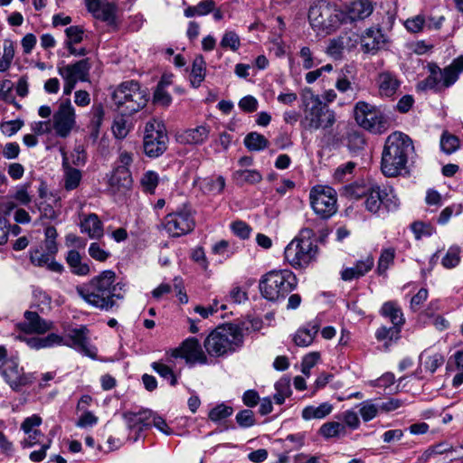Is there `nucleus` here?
<instances>
[{"label":"nucleus","instance_id":"1","mask_svg":"<svg viewBox=\"0 0 463 463\" xmlns=\"http://www.w3.org/2000/svg\"><path fill=\"white\" fill-rule=\"evenodd\" d=\"M115 281L116 273L112 270H104L88 283L78 286L76 291L87 303L109 310L115 305V298H123V295L117 292L118 289H122L123 285Z\"/></svg>","mask_w":463,"mask_h":463},{"label":"nucleus","instance_id":"2","mask_svg":"<svg viewBox=\"0 0 463 463\" xmlns=\"http://www.w3.org/2000/svg\"><path fill=\"white\" fill-rule=\"evenodd\" d=\"M414 152L411 138L400 131L388 136L382 155V171L386 176H396L405 169L408 158Z\"/></svg>","mask_w":463,"mask_h":463},{"label":"nucleus","instance_id":"3","mask_svg":"<svg viewBox=\"0 0 463 463\" xmlns=\"http://www.w3.org/2000/svg\"><path fill=\"white\" fill-rule=\"evenodd\" d=\"M303 117L300 127L307 132L317 130L327 131L336 122V114L319 96L315 95L310 89H306L302 94Z\"/></svg>","mask_w":463,"mask_h":463},{"label":"nucleus","instance_id":"4","mask_svg":"<svg viewBox=\"0 0 463 463\" xmlns=\"http://www.w3.org/2000/svg\"><path fill=\"white\" fill-rule=\"evenodd\" d=\"M243 344L241 327L234 324L217 326L204 339L205 352L212 357L224 356L235 352Z\"/></svg>","mask_w":463,"mask_h":463},{"label":"nucleus","instance_id":"5","mask_svg":"<svg viewBox=\"0 0 463 463\" xmlns=\"http://www.w3.org/2000/svg\"><path fill=\"white\" fill-rule=\"evenodd\" d=\"M116 109L122 116H130L142 109L147 102V93L139 83L128 80L120 83L111 94Z\"/></svg>","mask_w":463,"mask_h":463},{"label":"nucleus","instance_id":"6","mask_svg":"<svg viewBox=\"0 0 463 463\" xmlns=\"http://www.w3.org/2000/svg\"><path fill=\"white\" fill-rule=\"evenodd\" d=\"M308 20L317 34L327 35L346 24V14L336 6L322 2L310 7Z\"/></svg>","mask_w":463,"mask_h":463},{"label":"nucleus","instance_id":"7","mask_svg":"<svg viewBox=\"0 0 463 463\" xmlns=\"http://www.w3.org/2000/svg\"><path fill=\"white\" fill-rule=\"evenodd\" d=\"M296 286L297 278L290 270H272L263 276L260 290L266 299L276 301L284 298Z\"/></svg>","mask_w":463,"mask_h":463},{"label":"nucleus","instance_id":"8","mask_svg":"<svg viewBox=\"0 0 463 463\" xmlns=\"http://www.w3.org/2000/svg\"><path fill=\"white\" fill-rule=\"evenodd\" d=\"M354 120L359 127L375 135L386 132L390 122L385 114L376 106L358 101L354 108Z\"/></svg>","mask_w":463,"mask_h":463},{"label":"nucleus","instance_id":"9","mask_svg":"<svg viewBox=\"0 0 463 463\" xmlns=\"http://www.w3.org/2000/svg\"><path fill=\"white\" fill-rule=\"evenodd\" d=\"M316 240L309 233H301L293 239L285 249V258L293 268L307 266L317 252Z\"/></svg>","mask_w":463,"mask_h":463},{"label":"nucleus","instance_id":"10","mask_svg":"<svg viewBox=\"0 0 463 463\" xmlns=\"http://www.w3.org/2000/svg\"><path fill=\"white\" fill-rule=\"evenodd\" d=\"M168 137L165 125L155 118L146 123L143 137L144 153L149 157H158L167 148Z\"/></svg>","mask_w":463,"mask_h":463},{"label":"nucleus","instance_id":"11","mask_svg":"<svg viewBox=\"0 0 463 463\" xmlns=\"http://www.w3.org/2000/svg\"><path fill=\"white\" fill-rule=\"evenodd\" d=\"M309 200L312 210L321 219H328L337 212L336 193L329 186H314Z\"/></svg>","mask_w":463,"mask_h":463},{"label":"nucleus","instance_id":"12","mask_svg":"<svg viewBox=\"0 0 463 463\" xmlns=\"http://www.w3.org/2000/svg\"><path fill=\"white\" fill-rule=\"evenodd\" d=\"M52 128L60 137H67L76 126L75 109L69 99L62 100L52 116Z\"/></svg>","mask_w":463,"mask_h":463},{"label":"nucleus","instance_id":"13","mask_svg":"<svg viewBox=\"0 0 463 463\" xmlns=\"http://www.w3.org/2000/svg\"><path fill=\"white\" fill-rule=\"evenodd\" d=\"M173 356H182L187 361L200 364L207 363V356L199 341L195 337L184 340L179 349L173 352Z\"/></svg>","mask_w":463,"mask_h":463},{"label":"nucleus","instance_id":"14","mask_svg":"<svg viewBox=\"0 0 463 463\" xmlns=\"http://www.w3.org/2000/svg\"><path fill=\"white\" fill-rule=\"evenodd\" d=\"M19 368L18 364L14 360H7L2 365V375L10 387L18 392L21 387L28 385L31 381Z\"/></svg>","mask_w":463,"mask_h":463},{"label":"nucleus","instance_id":"15","mask_svg":"<svg viewBox=\"0 0 463 463\" xmlns=\"http://www.w3.org/2000/svg\"><path fill=\"white\" fill-rule=\"evenodd\" d=\"M163 228L166 232H193L194 229V221L188 212H180L166 215L162 222Z\"/></svg>","mask_w":463,"mask_h":463},{"label":"nucleus","instance_id":"16","mask_svg":"<svg viewBox=\"0 0 463 463\" xmlns=\"http://www.w3.org/2000/svg\"><path fill=\"white\" fill-rule=\"evenodd\" d=\"M18 328L26 334H44L52 329V323L42 318L38 313L26 311L24 321L18 324Z\"/></svg>","mask_w":463,"mask_h":463},{"label":"nucleus","instance_id":"17","mask_svg":"<svg viewBox=\"0 0 463 463\" xmlns=\"http://www.w3.org/2000/svg\"><path fill=\"white\" fill-rule=\"evenodd\" d=\"M371 187L373 189H370V192H368V194H365V202H364V204H365V208L373 213H376L380 208H381V205L383 203H385L387 207L390 206V204L388 203V196L390 194H392V187H389V188H384V189H381V187L374 184V183H372L371 184Z\"/></svg>","mask_w":463,"mask_h":463},{"label":"nucleus","instance_id":"18","mask_svg":"<svg viewBox=\"0 0 463 463\" xmlns=\"http://www.w3.org/2000/svg\"><path fill=\"white\" fill-rule=\"evenodd\" d=\"M210 128L207 125H201L178 132L175 139L182 145L200 146L209 137Z\"/></svg>","mask_w":463,"mask_h":463},{"label":"nucleus","instance_id":"19","mask_svg":"<svg viewBox=\"0 0 463 463\" xmlns=\"http://www.w3.org/2000/svg\"><path fill=\"white\" fill-rule=\"evenodd\" d=\"M133 184V178L129 169L115 168L109 178V187L114 194H125Z\"/></svg>","mask_w":463,"mask_h":463},{"label":"nucleus","instance_id":"20","mask_svg":"<svg viewBox=\"0 0 463 463\" xmlns=\"http://www.w3.org/2000/svg\"><path fill=\"white\" fill-rule=\"evenodd\" d=\"M42 424V418L38 415H33L26 418L21 424V429L27 437L21 442L24 448H30L41 442L43 434L37 430Z\"/></svg>","mask_w":463,"mask_h":463},{"label":"nucleus","instance_id":"21","mask_svg":"<svg viewBox=\"0 0 463 463\" xmlns=\"http://www.w3.org/2000/svg\"><path fill=\"white\" fill-rule=\"evenodd\" d=\"M90 64L89 59L80 60L73 64L65 65L58 68V72L61 78H70L75 82L88 81Z\"/></svg>","mask_w":463,"mask_h":463},{"label":"nucleus","instance_id":"22","mask_svg":"<svg viewBox=\"0 0 463 463\" xmlns=\"http://www.w3.org/2000/svg\"><path fill=\"white\" fill-rule=\"evenodd\" d=\"M88 11L99 20L109 24L115 22L116 5L112 3H101L100 0H85Z\"/></svg>","mask_w":463,"mask_h":463},{"label":"nucleus","instance_id":"23","mask_svg":"<svg viewBox=\"0 0 463 463\" xmlns=\"http://www.w3.org/2000/svg\"><path fill=\"white\" fill-rule=\"evenodd\" d=\"M343 11L346 14V23L355 22L370 16L373 11V5L370 0H354Z\"/></svg>","mask_w":463,"mask_h":463},{"label":"nucleus","instance_id":"24","mask_svg":"<svg viewBox=\"0 0 463 463\" xmlns=\"http://www.w3.org/2000/svg\"><path fill=\"white\" fill-rule=\"evenodd\" d=\"M376 82L380 96L386 98L394 96L401 85L397 77L389 71L381 72Z\"/></svg>","mask_w":463,"mask_h":463},{"label":"nucleus","instance_id":"25","mask_svg":"<svg viewBox=\"0 0 463 463\" xmlns=\"http://www.w3.org/2000/svg\"><path fill=\"white\" fill-rule=\"evenodd\" d=\"M123 417L129 429L142 431L151 426L150 420L153 417V411L150 410H143L138 412L128 411L123 414Z\"/></svg>","mask_w":463,"mask_h":463},{"label":"nucleus","instance_id":"26","mask_svg":"<svg viewBox=\"0 0 463 463\" xmlns=\"http://www.w3.org/2000/svg\"><path fill=\"white\" fill-rule=\"evenodd\" d=\"M384 35L381 30L370 28L365 31L361 38V45L364 52H375L384 44Z\"/></svg>","mask_w":463,"mask_h":463},{"label":"nucleus","instance_id":"27","mask_svg":"<svg viewBox=\"0 0 463 463\" xmlns=\"http://www.w3.org/2000/svg\"><path fill=\"white\" fill-rule=\"evenodd\" d=\"M194 184L205 194H219L224 189L225 179L222 175H212L205 178H197Z\"/></svg>","mask_w":463,"mask_h":463},{"label":"nucleus","instance_id":"28","mask_svg":"<svg viewBox=\"0 0 463 463\" xmlns=\"http://www.w3.org/2000/svg\"><path fill=\"white\" fill-rule=\"evenodd\" d=\"M374 265V260L372 256H367L365 260L356 262L354 267L346 268L341 273L344 280H352L364 276Z\"/></svg>","mask_w":463,"mask_h":463},{"label":"nucleus","instance_id":"29","mask_svg":"<svg viewBox=\"0 0 463 463\" xmlns=\"http://www.w3.org/2000/svg\"><path fill=\"white\" fill-rule=\"evenodd\" d=\"M206 72V63L202 55H197L192 65L190 73V82L193 87L198 88L204 80Z\"/></svg>","mask_w":463,"mask_h":463},{"label":"nucleus","instance_id":"30","mask_svg":"<svg viewBox=\"0 0 463 463\" xmlns=\"http://www.w3.org/2000/svg\"><path fill=\"white\" fill-rule=\"evenodd\" d=\"M372 183L362 181L346 185L344 188L343 194L350 200H358L364 197L370 192V189H373L371 187Z\"/></svg>","mask_w":463,"mask_h":463},{"label":"nucleus","instance_id":"31","mask_svg":"<svg viewBox=\"0 0 463 463\" xmlns=\"http://www.w3.org/2000/svg\"><path fill=\"white\" fill-rule=\"evenodd\" d=\"M383 316L389 317L392 325L401 327L405 320L401 308L394 302H386L381 308Z\"/></svg>","mask_w":463,"mask_h":463},{"label":"nucleus","instance_id":"32","mask_svg":"<svg viewBox=\"0 0 463 463\" xmlns=\"http://www.w3.org/2000/svg\"><path fill=\"white\" fill-rule=\"evenodd\" d=\"M320 325L314 322L310 329H299L294 335V342L298 346H308L312 344L316 335L319 330Z\"/></svg>","mask_w":463,"mask_h":463},{"label":"nucleus","instance_id":"33","mask_svg":"<svg viewBox=\"0 0 463 463\" xmlns=\"http://www.w3.org/2000/svg\"><path fill=\"white\" fill-rule=\"evenodd\" d=\"M66 260L71 271L80 276H85L90 272V267L87 263L82 262L80 253L74 250L68 252Z\"/></svg>","mask_w":463,"mask_h":463},{"label":"nucleus","instance_id":"34","mask_svg":"<svg viewBox=\"0 0 463 463\" xmlns=\"http://www.w3.org/2000/svg\"><path fill=\"white\" fill-rule=\"evenodd\" d=\"M333 406L328 402L321 403L319 406H307L302 411V417L306 420L323 419L331 413Z\"/></svg>","mask_w":463,"mask_h":463},{"label":"nucleus","instance_id":"35","mask_svg":"<svg viewBox=\"0 0 463 463\" xmlns=\"http://www.w3.org/2000/svg\"><path fill=\"white\" fill-rule=\"evenodd\" d=\"M88 333L89 330L86 326L73 328L69 331L68 338L72 341V345L87 352L88 349Z\"/></svg>","mask_w":463,"mask_h":463},{"label":"nucleus","instance_id":"36","mask_svg":"<svg viewBox=\"0 0 463 463\" xmlns=\"http://www.w3.org/2000/svg\"><path fill=\"white\" fill-rule=\"evenodd\" d=\"M243 143L250 151H260L267 148L269 145V140L263 135L257 132L249 133L245 137Z\"/></svg>","mask_w":463,"mask_h":463},{"label":"nucleus","instance_id":"37","mask_svg":"<svg viewBox=\"0 0 463 463\" xmlns=\"http://www.w3.org/2000/svg\"><path fill=\"white\" fill-rule=\"evenodd\" d=\"M424 368L433 373L444 363V357L439 353L424 351L420 355Z\"/></svg>","mask_w":463,"mask_h":463},{"label":"nucleus","instance_id":"38","mask_svg":"<svg viewBox=\"0 0 463 463\" xmlns=\"http://www.w3.org/2000/svg\"><path fill=\"white\" fill-rule=\"evenodd\" d=\"M439 72H441V69L439 67L432 69L430 71V75L425 79L422 82L420 83V87L422 89H430L433 90L435 91H441L446 89L445 86H443V77H440L439 75Z\"/></svg>","mask_w":463,"mask_h":463},{"label":"nucleus","instance_id":"39","mask_svg":"<svg viewBox=\"0 0 463 463\" xmlns=\"http://www.w3.org/2000/svg\"><path fill=\"white\" fill-rule=\"evenodd\" d=\"M159 183V175L156 172L146 171L140 177L139 184L143 192L146 194H155L156 188Z\"/></svg>","mask_w":463,"mask_h":463},{"label":"nucleus","instance_id":"40","mask_svg":"<svg viewBox=\"0 0 463 463\" xmlns=\"http://www.w3.org/2000/svg\"><path fill=\"white\" fill-rule=\"evenodd\" d=\"M319 432L326 439L341 437L346 434L345 426L337 421H330L323 424Z\"/></svg>","mask_w":463,"mask_h":463},{"label":"nucleus","instance_id":"41","mask_svg":"<svg viewBox=\"0 0 463 463\" xmlns=\"http://www.w3.org/2000/svg\"><path fill=\"white\" fill-rule=\"evenodd\" d=\"M460 146V141L458 137L444 131L440 137V149L447 155H451L456 152Z\"/></svg>","mask_w":463,"mask_h":463},{"label":"nucleus","instance_id":"42","mask_svg":"<svg viewBox=\"0 0 463 463\" xmlns=\"http://www.w3.org/2000/svg\"><path fill=\"white\" fill-rule=\"evenodd\" d=\"M395 257V250L392 248L385 249L382 251L378 260L376 272L380 276H386V271L389 267L393 263Z\"/></svg>","mask_w":463,"mask_h":463},{"label":"nucleus","instance_id":"43","mask_svg":"<svg viewBox=\"0 0 463 463\" xmlns=\"http://www.w3.org/2000/svg\"><path fill=\"white\" fill-rule=\"evenodd\" d=\"M81 173L80 170L64 165V187L66 190H73L80 184Z\"/></svg>","mask_w":463,"mask_h":463},{"label":"nucleus","instance_id":"44","mask_svg":"<svg viewBox=\"0 0 463 463\" xmlns=\"http://www.w3.org/2000/svg\"><path fill=\"white\" fill-rule=\"evenodd\" d=\"M400 327L392 326L391 327L381 326L375 333V337L378 341H387L385 347L387 348L389 343L399 338Z\"/></svg>","mask_w":463,"mask_h":463},{"label":"nucleus","instance_id":"45","mask_svg":"<svg viewBox=\"0 0 463 463\" xmlns=\"http://www.w3.org/2000/svg\"><path fill=\"white\" fill-rule=\"evenodd\" d=\"M81 232H99L103 230L102 222L95 213H90L80 219Z\"/></svg>","mask_w":463,"mask_h":463},{"label":"nucleus","instance_id":"46","mask_svg":"<svg viewBox=\"0 0 463 463\" xmlns=\"http://www.w3.org/2000/svg\"><path fill=\"white\" fill-rule=\"evenodd\" d=\"M234 177L237 181L249 184H257L262 179L260 173L252 169L238 170L234 173Z\"/></svg>","mask_w":463,"mask_h":463},{"label":"nucleus","instance_id":"47","mask_svg":"<svg viewBox=\"0 0 463 463\" xmlns=\"http://www.w3.org/2000/svg\"><path fill=\"white\" fill-rule=\"evenodd\" d=\"M220 45L223 49H230L232 52H236L241 46V39L235 32L227 31L223 34Z\"/></svg>","mask_w":463,"mask_h":463},{"label":"nucleus","instance_id":"48","mask_svg":"<svg viewBox=\"0 0 463 463\" xmlns=\"http://www.w3.org/2000/svg\"><path fill=\"white\" fill-rule=\"evenodd\" d=\"M345 38L343 36L331 39L326 51V53L335 59H340L345 46Z\"/></svg>","mask_w":463,"mask_h":463},{"label":"nucleus","instance_id":"49","mask_svg":"<svg viewBox=\"0 0 463 463\" xmlns=\"http://www.w3.org/2000/svg\"><path fill=\"white\" fill-rule=\"evenodd\" d=\"M232 408L225 404H219L209 412V419L213 421H219L232 414Z\"/></svg>","mask_w":463,"mask_h":463},{"label":"nucleus","instance_id":"50","mask_svg":"<svg viewBox=\"0 0 463 463\" xmlns=\"http://www.w3.org/2000/svg\"><path fill=\"white\" fill-rule=\"evenodd\" d=\"M152 368L163 378L170 380V384L175 386L177 383L176 377L173 373V370L166 364L160 362H154Z\"/></svg>","mask_w":463,"mask_h":463},{"label":"nucleus","instance_id":"51","mask_svg":"<svg viewBox=\"0 0 463 463\" xmlns=\"http://www.w3.org/2000/svg\"><path fill=\"white\" fill-rule=\"evenodd\" d=\"M112 132L115 137L118 139L125 138L129 132L128 121L123 117L115 118L112 125Z\"/></svg>","mask_w":463,"mask_h":463},{"label":"nucleus","instance_id":"52","mask_svg":"<svg viewBox=\"0 0 463 463\" xmlns=\"http://www.w3.org/2000/svg\"><path fill=\"white\" fill-rule=\"evenodd\" d=\"M459 252L460 250L458 247H450L445 257L442 259V265L447 269L455 268L460 260Z\"/></svg>","mask_w":463,"mask_h":463},{"label":"nucleus","instance_id":"53","mask_svg":"<svg viewBox=\"0 0 463 463\" xmlns=\"http://www.w3.org/2000/svg\"><path fill=\"white\" fill-rule=\"evenodd\" d=\"M439 75L443 77V86L447 89L458 80V71L454 67L449 65L442 69L441 72H439Z\"/></svg>","mask_w":463,"mask_h":463},{"label":"nucleus","instance_id":"54","mask_svg":"<svg viewBox=\"0 0 463 463\" xmlns=\"http://www.w3.org/2000/svg\"><path fill=\"white\" fill-rule=\"evenodd\" d=\"M237 423L242 428H249L255 424L254 412L251 410L245 409L236 415Z\"/></svg>","mask_w":463,"mask_h":463},{"label":"nucleus","instance_id":"55","mask_svg":"<svg viewBox=\"0 0 463 463\" xmlns=\"http://www.w3.org/2000/svg\"><path fill=\"white\" fill-rule=\"evenodd\" d=\"M66 36L68 41L66 43V46L71 44H76L82 41L83 39V29L80 26H70L65 30Z\"/></svg>","mask_w":463,"mask_h":463},{"label":"nucleus","instance_id":"56","mask_svg":"<svg viewBox=\"0 0 463 463\" xmlns=\"http://www.w3.org/2000/svg\"><path fill=\"white\" fill-rule=\"evenodd\" d=\"M24 126V121L21 119L5 121L0 124V129L4 135L11 137L17 133Z\"/></svg>","mask_w":463,"mask_h":463},{"label":"nucleus","instance_id":"57","mask_svg":"<svg viewBox=\"0 0 463 463\" xmlns=\"http://www.w3.org/2000/svg\"><path fill=\"white\" fill-rule=\"evenodd\" d=\"M154 99L163 106H168L171 103L172 98L170 94L165 90L164 80H160L157 84L156 90L154 93Z\"/></svg>","mask_w":463,"mask_h":463},{"label":"nucleus","instance_id":"58","mask_svg":"<svg viewBox=\"0 0 463 463\" xmlns=\"http://www.w3.org/2000/svg\"><path fill=\"white\" fill-rule=\"evenodd\" d=\"M238 106L243 112L251 113L258 109L259 102L255 97L247 95L240 99Z\"/></svg>","mask_w":463,"mask_h":463},{"label":"nucleus","instance_id":"59","mask_svg":"<svg viewBox=\"0 0 463 463\" xmlns=\"http://www.w3.org/2000/svg\"><path fill=\"white\" fill-rule=\"evenodd\" d=\"M404 24L409 32L416 33L423 30L425 19L422 15H416L407 19Z\"/></svg>","mask_w":463,"mask_h":463},{"label":"nucleus","instance_id":"60","mask_svg":"<svg viewBox=\"0 0 463 463\" xmlns=\"http://www.w3.org/2000/svg\"><path fill=\"white\" fill-rule=\"evenodd\" d=\"M51 253H43L39 250H33L30 253L31 262L38 267L47 266L48 261L51 260Z\"/></svg>","mask_w":463,"mask_h":463},{"label":"nucleus","instance_id":"61","mask_svg":"<svg viewBox=\"0 0 463 463\" xmlns=\"http://www.w3.org/2000/svg\"><path fill=\"white\" fill-rule=\"evenodd\" d=\"M89 254L92 259L99 261H105L109 256V252L102 249L98 242L90 245Z\"/></svg>","mask_w":463,"mask_h":463},{"label":"nucleus","instance_id":"62","mask_svg":"<svg viewBox=\"0 0 463 463\" xmlns=\"http://www.w3.org/2000/svg\"><path fill=\"white\" fill-rule=\"evenodd\" d=\"M98 417L95 416L91 411H85L78 419L76 426L79 428L92 427L98 422Z\"/></svg>","mask_w":463,"mask_h":463},{"label":"nucleus","instance_id":"63","mask_svg":"<svg viewBox=\"0 0 463 463\" xmlns=\"http://www.w3.org/2000/svg\"><path fill=\"white\" fill-rule=\"evenodd\" d=\"M361 405L360 414L364 421H369L377 415L378 409L374 404L364 402Z\"/></svg>","mask_w":463,"mask_h":463},{"label":"nucleus","instance_id":"64","mask_svg":"<svg viewBox=\"0 0 463 463\" xmlns=\"http://www.w3.org/2000/svg\"><path fill=\"white\" fill-rule=\"evenodd\" d=\"M428 298V290L426 288H420L416 295H414L411 299V309L414 312L418 311L422 304Z\"/></svg>","mask_w":463,"mask_h":463}]
</instances>
